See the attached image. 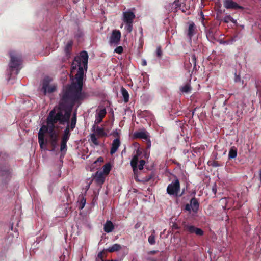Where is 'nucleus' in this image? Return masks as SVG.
Here are the masks:
<instances>
[{"label": "nucleus", "mask_w": 261, "mask_h": 261, "mask_svg": "<svg viewBox=\"0 0 261 261\" xmlns=\"http://www.w3.org/2000/svg\"><path fill=\"white\" fill-rule=\"evenodd\" d=\"M88 55L82 51L79 56L74 58L71 67V72L74 73L78 67L75 74L76 82H73L63 90L62 96L58 106H55L49 113L46 118V125H43L38 133V143L41 149L46 145L47 140L44 139L45 134L48 135L56 130V124L65 125L70 120L75 104L83 100L85 93L82 92L84 70H87Z\"/></svg>", "instance_id": "1"}, {"label": "nucleus", "mask_w": 261, "mask_h": 261, "mask_svg": "<svg viewBox=\"0 0 261 261\" xmlns=\"http://www.w3.org/2000/svg\"><path fill=\"white\" fill-rule=\"evenodd\" d=\"M10 61L9 65L11 74L14 70H16V74H17L20 69L19 66L22 62V56L15 51H12L10 53Z\"/></svg>", "instance_id": "2"}, {"label": "nucleus", "mask_w": 261, "mask_h": 261, "mask_svg": "<svg viewBox=\"0 0 261 261\" xmlns=\"http://www.w3.org/2000/svg\"><path fill=\"white\" fill-rule=\"evenodd\" d=\"M180 191V182L179 179L176 177L174 180L167 186V193L170 195L179 197L183 194V192L179 194Z\"/></svg>", "instance_id": "3"}, {"label": "nucleus", "mask_w": 261, "mask_h": 261, "mask_svg": "<svg viewBox=\"0 0 261 261\" xmlns=\"http://www.w3.org/2000/svg\"><path fill=\"white\" fill-rule=\"evenodd\" d=\"M10 176V167L7 164H0V177L4 178L3 184H6Z\"/></svg>", "instance_id": "4"}, {"label": "nucleus", "mask_w": 261, "mask_h": 261, "mask_svg": "<svg viewBox=\"0 0 261 261\" xmlns=\"http://www.w3.org/2000/svg\"><path fill=\"white\" fill-rule=\"evenodd\" d=\"M58 140L59 134L56 130L49 135V139L48 142L51 147L50 151H55L56 150V149L58 146Z\"/></svg>", "instance_id": "5"}, {"label": "nucleus", "mask_w": 261, "mask_h": 261, "mask_svg": "<svg viewBox=\"0 0 261 261\" xmlns=\"http://www.w3.org/2000/svg\"><path fill=\"white\" fill-rule=\"evenodd\" d=\"M184 227V230L190 233H195L198 236H202L204 234L203 231L201 228L196 227L194 225L186 224Z\"/></svg>", "instance_id": "6"}, {"label": "nucleus", "mask_w": 261, "mask_h": 261, "mask_svg": "<svg viewBox=\"0 0 261 261\" xmlns=\"http://www.w3.org/2000/svg\"><path fill=\"white\" fill-rule=\"evenodd\" d=\"M121 36V32L119 30L113 31L109 39L110 44L117 45L120 42Z\"/></svg>", "instance_id": "7"}, {"label": "nucleus", "mask_w": 261, "mask_h": 261, "mask_svg": "<svg viewBox=\"0 0 261 261\" xmlns=\"http://www.w3.org/2000/svg\"><path fill=\"white\" fill-rule=\"evenodd\" d=\"M224 7L227 9H244L243 7L240 6L233 0H224Z\"/></svg>", "instance_id": "8"}, {"label": "nucleus", "mask_w": 261, "mask_h": 261, "mask_svg": "<svg viewBox=\"0 0 261 261\" xmlns=\"http://www.w3.org/2000/svg\"><path fill=\"white\" fill-rule=\"evenodd\" d=\"M106 175L101 171H97L94 176V179L97 185H102L105 181Z\"/></svg>", "instance_id": "9"}, {"label": "nucleus", "mask_w": 261, "mask_h": 261, "mask_svg": "<svg viewBox=\"0 0 261 261\" xmlns=\"http://www.w3.org/2000/svg\"><path fill=\"white\" fill-rule=\"evenodd\" d=\"M135 18V15L133 12L127 11L123 12V21L125 23L128 22L133 23V20Z\"/></svg>", "instance_id": "10"}, {"label": "nucleus", "mask_w": 261, "mask_h": 261, "mask_svg": "<svg viewBox=\"0 0 261 261\" xmlns=\"http://www.w3.org/2000/svg\"><path fill=\"white\" fill-rule=\"evenodd\" d=\"M145 130L135 132L133 135V137L134 139H142L146 140L149 138V136Z\"/></svg>", "instance_id": "11"}, {"label": "nucleus", "mask_w": 261, "mask_h": 261, "mask_svg": "<svg viewBox=\"0 0 261 261\" xmlns=\"http://www.w3.org/2000/svg\"><path fill=\"white\" fill-rule=\"evenodd\" d=\"M190 204L191 205L192 211L197 213L199 210V203L195 197H193L190 201Z\"/></svg>", "instance_id": "12"}, {"label": "nucleus", "mask_w": 261, "mask_h": 261, "mask_svg": "<svg viewBox=\"0 0 261 261\" xmlns=\"http://www.w3.org/2000/svg\"><path fill=\"white\" fill-rule=\"evenodd\" d=\"M140 155V152L137 150L136 154L133 157L131 161L130 165L133 168V170L135 171L137 168V165L138 162L139 156Z\"/></svg>", "instance_id": "13"}, {"label": "nucleus", "mask_w": 261, "mask_h": 261, "mask_svg": "<svg viewBox=\"0 0 261 261\" xmlns=\"http://www.w3.org/2000/svg\"><path fill=\"white\" fill-rule=\"evenodd\" d=\"M120 144V139L118 138H116L113 141L112 147L110 150V153L111 154H113L115 153L117 150H118Z\"/></svg>", "instance_id": "14"}, {"label": "nucleus", "mask_w": 261, "mask_h": 261, "mask_svg": "<svg viewBox=\"0 0 261 261\" xmlns=\"http://www.w3.org/2000/svg\"><path fill=\"white\" fill-rule=\"evenodd\" d=\"M52 79L49 76L45 77L42 82V90L43 91L44 94L45 95L47 93V88L49 86L50 83Z\"/></svg>", "instance_id": "15"}, {"label": "nucleus", "mask_w": 261, "mask_h": 261, "mask_svg": "<svg viewBox=\"0 0 261 261\" xmlns=\"http://www.w3.org/2000/svg\"><path fill=\"white\" fill-rule=\"evenodd\" d=\"M114 229L113 223L109 220H107L104 225V231L107 233L112 232Z\"/></svg>", "instance_id": "16"}, {"label": "nucleus", "mask_w": 261, "mask_h": 261, "mask_svg": "<svg viewBox=\"0 0 261 261\" xmlns=\"http://www.w3.org/2000/svg\"><path fill=\"white\" fill-rule=\"evenodd\" d=\"M187 67L190 68L192 66L193 67V69L196 68V57L194 54H192L191 56V59L189 58V63L187 65Z\"/></svg>", "instance_id": "17"}, {"label": "nucleus", "mask_w": 261, "mask_h": 261, "mask_svg": "<svg viewBox=\"0 0 261 261\" xmlns=\"http://www.w3.org/2000/svg\"><path fill=\"white\" fill-rule=\"evenodd\" d=\"M121 249V246L119 244H114L111 247L106 249L109 252L112 253L120 250Z\"/></svg>", "instance_id": "18"}, {"label": "nucleus", "mask_w": 261, "mask_h": 261, "mask_svg": "<svg viewBox=\"0 0 261 261\" xmlns=\"http://www.w3.org/2000/svg\"><path fill=\"white\" fill-rule=\"evenodd\" d=\"M195 26L193 22L190 23L188 27L187 36L189 38H191L194 34Z\"/></svg>", "instance_id": "19"}, {"label": "nucleus", "mask_w": 261, "mask_h": 261, "mask_svg": "<svg viewBox=\"0 0 261 261\" xmlns=\"http://www.w3.org/2000/svg\"><path fill=\"white\" fill-rule=\"evenodd\" d=\"M76 123V111H75L73 114L72 117L71 118L70 124H69L71 130H73L75 127Z\"/></svg>", "instance_id": "20"}, {"label": "nucleus", "mask_w": 261, "mask_h": 261, "mask_svg": "<svg viewBox=\"0 0 261 261\" xmlns=\"http://www.w3.org/2000/svg\"><path fill=\"white\" fill-rule=\"evenodd\" d=\"M111 168L112 166L111 164L110 163H108L103 166V170L101 172L106 176L109 174Z\"/></svg>", "instance_id": "21"}, {"label": "nucleus", "mask_w": 261, "mask_h": 261, "mask_svg": "<svg viewBox=\"0 0 261 261\" xmlns=\"http://www.w3.org/2000/svg\"><path fill=\"white\" fill-rule=\"evenodd\" d=\"M73 45V42L72 41H69L65 48V52L67 56H69L70 55V52L72 50Z\"/></svg>", "instance_id": "22"}, {"label": "nucleus", "mask_w": 261, "mask_h": 261, "mask_svg": "<svg viewBox=\"0 0 261 261\" xmlns=\"http://www.w3.org/2000/svg\"><path fill=\"white\" fill-rule=\"evenodd\" d=\"M121 93L123 97V100L125 102H127L129 101V95L127 91L124 88H121Z\"/></svg>", "instance_id": "23"}, {"label": "nucleus", "mask_w": 261, "mask_h": 261, "mask_svg": "<svg viewBox=\"0 0 261 261\" xmlns=\"http://www.w3.org/2000/svg\"><path fill=\"white\" fill-rule=\"evenodd\" d=\"M237 155V149L234 146L230 148L229 151L228 157L229 159H234Z\"/></svg>", "instance_id": "24"}, {"label": "nucleus", "mask_w": 261, "mask_h": 261, "mask_svg": "<svg viewBox=\"0 0 261 261\" xmlns=\"http://www.w3.org/2000/svg\"><path fill=\"white\" fill-rule=\"evenodd\" d=\"M180 91L183 93H189L192 90V87L190 86V84L189 83H187L184 86H182L180 88Z\"/></svg>", "instance_id": "25"}, {"label": "nucleus", "mask_w": 261, "mask_h": 261, "mask_svg": "<svg viewBox=\"0 0 261 261\" xmlns=\"http://www.w3.org/2000/svg\"><path fill=\"white\" fill-rule=\"evenodd\" d=\"M107 251H106V250L104 249L102 251L99 252L97 255V258H96V261H98L99 259L101 260V261H104L103 260V258L104 257H106L107 255H106V252H107Z\"/></svg>", "instance_id": "26"}, {"label": "nucleus", "mask_w": 261, "mask_h": 261, "mask_svg": "<svg viewBox=\"0 0 261 261\" xmlns=\"http://www.w3.org/2000/svg\"><path fill=\"white\" fill-rule=\"evenodd\" d=\"M107 113L105 108L100 110L98 113V117L100 118V121H102V119L105 117Z\"/></svg>", "instance_id": "27"}, {"label": "nucleus", "mask_w": 261, "mask_h": 261, "mask_svg": "<svg viewBox=\"0 0 261 261\" xmlns=\"http://www.w3.org/2000/svg\"><path fill=\"white\" fill-rule=\"evenodd\" d=\"M67 142L61 141V147H60V151L62 152V154H65V152L67 150ZM64 154H63L64 155Z\"/></svg>", "instance_id": "28"}, {"label": "nucleus", "mask_w": 261, "mask_h": 261, "mask_svg": "<svg viewBox=\"0 0 261 261\" xmlns=\"http://www.w3.org/2000/svg\"><path fill=\"white\" fill-rule=\"evenodd\" d=\"M91 140L92 142L95 145H99V142L94 134H91L90 135Z\"/></svg>", "instance_id": "29"}, {"label": "nucleus", "mask_w": 261, "mask_h": 261, "mask_svg": "<svg viewBox=\"0 0 261 261\" xmlns=\"http://www.w3.org/2000/svg\"><path fill=\"white\" fill-rule=\"evenodd\" d=\"M56 90V86L54 85H49L47 88V92L48 93H51L55 92Z\"/></svg>", "instance_id": "30"}, {"label": "nucleus", "mask_w": 261, "mask_h": 261, "mask_svg": "<svg viewBox=\"0 0 261 261\" xmlns=\"http://www.w3.org/2000/svg\"><path fill=\"white\" fill-rule=\"evenodd\" d=\"M66 123H67V125L64 131L63 134L70 136V135H71L70 130H71V128L69 126V121L68 122H67Z\"/></svg>", "instance_id": "31"}, {"label": "nucleus", "mask_w": 261, "mask_h": 261, "mask_svg": "<svg viewBox=\"0 0 261 261\" xmlns=\"http://www.w3.org/2000/svg\"><path fill=\"white\" fill-rule=\"evenodd\" d=\"M148 241L150 244L154 245L155 243V236L153 234L150 235L148 237Z\"/></svg>", "instance_id": "32"}, {"label": "nucleus", "mask_w": 261, "mask_h": 261, "mask_svg": "<svg viewBox=\"0 0 261 261\" xmlns=\"http://www.w3.org/2000/svg\"><path fill=\"white\" fill-rule=\"evenodd\" d=\"M229 21H231L234 23L236 20H234L230 15L225 16L224 18V22L225 23H228Z\"/></svg>", "instance_id": "33"}, {"label": "nucleus", "mask_w": 261, "mask_h": 261, "mask_svg": "<svg viewBox=\"0 0 261 261\" xmlns=\"http://www.w3.org/2000/svg\"><path fill=\"white\" fill-rule=\"evenodd\" d=\"M96 130V133L100 136H104L106 135L103 129L99 126L97 127Z\"/></svg>", "instance_id": "34"}, {"label": "nucleus", "mask_w": 261, "mask_h": 261, "mask_svg": "<svg viewBox=\"0 0 261 261\" xmlns=\"http://www.w3.org/2000/svg\"><path fill=\"white\" fill-rule=\"evenodd\" d=\"M126 25L125 27V30L128 32L130 33L133 30V23H129L128 22L125 23Z\"/></svg>", "instance_id": "35"}, {"label": "nucleus", "mask_w": 261, "mask_h": 261, "mask_svg": "<svg viewBox=\"0 0 261 261\" xmlns=\"http://www.w3.org/2000/svg\"><path fill=\"white\" fill-rule=\"evenodd\" d=\"M85 204L86 199L84 197H82L80 201L79 208L81 210L83 209L84 207Z\"/></svg>", "instance_id": "36"}, {"label": "nucleus", "mask_w": 261, "mask_h": 261, "mask_svg": "<svg viewBox=\"0 0 261 261\" xmlns=\"http://www.w3.org/2000/svg\"><path fill=\"white\" fill-rule=\"evenodd\" d=\"M156 56L159 58H161L162 56V50L161 46H158L156 48Z\"/></svg>", "instance_id": "37"}, {"label": "nucleus", "mask_w": 261, "mask_h": 261, "mask_svg": "<svg viewBox=\"0 0 261 261\" xmlns=\"http://www.w3.org/2000/svg\"><path fill=\"white\" fill-rule=\"evenodd\" d=\"M114 51L117 54H121L123 51V48L122 46H119L117 47L115 49Z\"/></svg>", "instance_id": "38"}, {"label": "nucleus", "mask_w": 261, "mask_h": 261, "mask_svg": "<svg viewBox=\"0 0 261 261\" xmlns=\"http://www.w3.org/2000/svg\"><path fill=\"white\" fill-rule=\"evenodd\" d=\"M153 177L152 174H148L143 178V181L144 182H148Z\"/></svg>", "instance_id": "39"}, {"label": "nucleus", "mask_w": 261, "mask_h": 261, "mask_svg": "<svg viewBox=\"0 0 261 261\" xmlns=\"http://www.w3.org/2000/svg\"><path fill=\"white\" fill-rule=\"evenodd\" d=\"M145 161L143 160H141L139 161V164L138 165V169L139 170H142L143 168V166L145 165Z\"/></svg>", "instance_id": "40"}, {"label": "nucleus", "mask_w": 261, "mask_h": 261, "mask_svg": "<svg viewBox=\"0 0 261 261\" xmlns=\"http://www.w3.org/2000/svg\"><path fill=\"white\" fill-rule=\"evenodd\" d=\"M212 165L213 167H219L221 166H222V165L218 161H213V163L212 164Z\"/></svg>", "instance_id": "41"}, {"label": "nucleus", "mask_w": 261, "mask_h": 261, "mask_svg": "<svg viewBox=\"0 0 261 261\" xmlns=\"http://www.w3.org/2000/svg\"><path fill=\"white\" fill-rule=\"evenodd\" d=\"M70 136H69V135H64L63 134V136L62 137L61 141L67 142V141H68V140L69 139Z\"/></svg>", "instance_id": "42"}, {"label": "nucleus", "mask_w": 261, "mask_h": 261, "mask_svg": "<svg viewBox=\"0 0 261 261\" xmlns=\"http://www.w3.org/2000/svg\"><path fill=\"white\" fill-rule=\"evenodd\" d=\"M185 210L190 213L192 211L191 205L188 203L186 204L185 206Z\"/></svg>", "instance_id": "43"}, {"label": "nucleus", "mask_w": 261, "mask_h": 261, "mask_svg": "<svg viewBox=\"0 0 261 261\" xmlns=\"http://www.w3.org/2000/svg\"><path fill=\"white\" fill-rule=\"evenodd\" d=\"M145 141H146V149H150L151 145V143L149 138Z\"/></svg>", "instance_id": "44"}, {"label": "nucleus", "mask_w": 261, "mask_h": 261, "mask_svg": "<svg viewBox=\"0 0 261 261\" xmlns=\"http://www.w3.org/2000/svg\"><path fill=\"white\" fill-rule=\"evenodd\" d=\"M103 162V158L101 156H100L97 159V160L94 162V164H96L97 163H102Z\"/></svg>", "instance_id": "45"}, {"label": "nucleus", "mask_w": 261, "mask_h": 261, "mask_svg": "<svg viewBox=\"0 0 261 261\" xmlns=\"http://www.w3.org/2000/svg\"><path fill=\"white\" fill-rule=\"evenodd\" d=\"M142 225V223L141 222H138L136 223V224L134 226L135 229H138Z\"/></svg>", "instance_id": "46"}, {"label": "nucleus", "mask_w": 261, "mask_h": 261, "mask_svg": "<svg viewBox=\"0 0 261 261\" xmlns=\"http://www.w3.org/2000/svg\"><path fill=\"white\" fill-rule=\"evenodd\" d=\"M158 252V250H151L148 252L147 254L149 255L155 254Z\"/></svg>", "instance_id": "47"}, {"label": "nucleus", "mask_w": 261, "mask_h": 261, "mask_svg": "<svg viewBox=\"0 0 261 261\" xmlns=\"http://www.w3.org/2000/svg\"><path fill=\"white\" fill-rule=\"evenodd\" d=\"M234 81H235L236 82H240L241 81V77H240V76L239 75H237L236 74V77H235Z\"/></svg>", "instance_id": "48"}, {"label": "nucleus", "mask_w": 261, "mask_h": 261, "mask_svg": "<svg viewBox=\"0 0 261 261\" xmlns=\"http://www.w3.org/2000/svg\"><path fill=\"white\" fill-rule=\"evenodd\" d=\"M142 65L143 66H145V65H146V61H145V60L143 61Z\"/></svg>", "instance_id": "49"}, {"label": "nucleus", "mask_w": 261, "mask_h": 261, "mask_svg": "<svg viewBox=\"0 0 261 261\" xmlns=\"http://www.w3.org/2000/svg\"><path fill=\"white\" fill-rule=\"evenodd\" d=\"M96 120L97 121V122L99 123V122H100L101 121H100V118H97L96 119Z\"/></svg>", "instance_id": "50"}, {"label": "nucleus", "mask_w": 261, "mask_h": 261, "mask_svg": "<svg viewBox=\"0 0 261 261\" xmlns=\"http://www.w3.org/2000/svg\"><path fill=\"white\" fill-rule=\"evenodd\" d=\"M213 191L215 193L216 192V189H214V188L213 189Z\"/></svg>", "instance_id": "51"}, {"label": "nucleus", "mask_w": 261, "mask_h": 261, "mask_svg": "<svg viewBox=\"0 0 261 261\" xmlns=\"http://www.w3.org/2000/svg\"><path fill=\"white\" fill-rule=\"evenodd\" d=\"M178 261H182V260H181V259H179L178 260Z\"/></svg>", "instance_id": "52"}]
</instances>
